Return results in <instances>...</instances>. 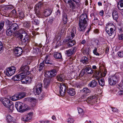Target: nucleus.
Instances as JSON below:
<instances>
[{
    "label": "nucleus",
    "mask_w": 123,
    "mask_h": 123,
    "mask_svg": "<svg viewBox=\"0 0 123 123\" xmlns=\"http://www.w3.org/2000/svg\"><path fill=\"white\" fill-rule=\"evenodd\" d=\"M72 1V0H69V1L67 3L68 4L69 7L72 12H75L76 8L80 6L81 3H80V6L78 7L77 5L76 6L75 3H74V2H73Z\"/></svg>",
    "instance_id": "nucleus-9"
},
{
    "label": "nucleus",
    "mask_w": 123,
    "mask_h": 123,
    "mask_svg": "<svg viewBox=\"0 0 123 123\" xmlns=\"http://www.w3.org/2000/svg\"><path fill=\"white\" fill-rule=\"evenodd\" d=\"M67 92L70 95L73 96L75 93V90L73 88H69L67 90Z\"/></svg>",
    "instance_id": "nucleus-21"
},
{
    "label": "nucleus",
    "mask_w": 123,
    "mask_h": 123,
    "mask_svg": "<svg viewBox=\"0 0 123 123\" xmlns=\"http://www.w3.org/2000/svg\"><path fill=\"white\" fill-rule=\"evenodd\" d=\"M40 9H38V10L35 9V13L36 15L38 16L39 17L41 15V13L39 11Z\"/></svg>",
    "instance_id": "nucleus-53"
},
{
    "label": "nucleus",
    "mask_w": 123,
    "mask_h": 123,
    "mask_svg": "<svg viewBox=\"0 0 123 123\" xmlns=\"http://www.w3.org/2000/svg\"><path fill=\"white\" fill-rule=\"evenodd\" d=\"M25 73H24L23 72L18 74V80H21V81L22 80H24V79H25Z\"/></svg>",
    "instance_id": "nucleus-23"
},
{
    "label": "nucleus",
    "mask_w": 123,
    "mask_h": 123,
    "mask_svg": "<svg viewBox=\"0 0 123 123\" xmlns=\"http://www.w3.org/2000/svg\"><path fill=\"white\" fill-rule=\"evenodd\" d=\"M95 97L94 96H91L88 98H86V99L84 100V101H86L88 103L89 102H90L91 101L92 102L93 99H94L95 98Z\"/></svg>",
    "instance_id": "nucleus-33"
},
{
    "label": "nucleus",
    "mask_w": 123,
    "mask_h": 123,
    "mask_svg": "<svg viewBox=\"0 0 123 123\" xmlns=\"http://www.w3.org/2000/svg\"><path fill=\"white\" fill-rule=\"evenodd\" d=\"M74 121V119L71 118H69L67 120V122L69 123H73Z\"/></svg>",
    "instance_id": "nucleus-52"
},
{
    "label": "nucleus",
    "mask_w": 123,
    "mask_h": 123,
    "mask_svg": "<svg viewBox=\"0 0 123 123\" xmlns=\"http://www.w3.org/2000/svg\"><path fill=\"white\" fill-rule=\"evenodd\" d=\"M90 52L89 48H87L85 49L83 51V53H85L87 55L89 54Z\"/></svg>",
    "instance_id": "nucleus-49"
},
{
    "label": "nucleus",
    "mask_w": 123,
    "mask_h": 123,
    "mask_svg": "<svg viewBox=\"0 0 123 123\" xmlns=\"http://www.w3.org/2000/svg\"><path fill=\"white\" fill-rule=\"evenodd\" d=\"M63 25L62 27L63 28L64 27V29H66L69 26V25L68 24L66 25L67 21V17L66 14H63Z\"/></svg>",
    "instance_id": "nucleus-15"
},
{
    "label": "nucleus",
    "mask_w": 123,
    "mask_h": 123,
    "mask_svg": "<svg viewBox=\"0 0 123 123\" xmlns=\"http://www.w3.org/2000/svg\"><path fill=\"white\" fill-rule=\"evenodd\" d=\"M29 67L26 65L22 66L20 69V71H22L24 73H25L29 71Z\"/></svg>",
    "instance_id": "nucleus-17"
},
{
    "label": "nucleus",
    "mask_w": 123,
    "mask_h": 123,
    "mask_svg": "<svg viewBox=\"0 0 123 123\" xmlns=\"http://www.w3.org/2000/svg\"><path fill=\"white\" fill-rule=\"evenodd\" d=\"M5 23L6 25L8 26L7 27H9L10 26L11 24V22L7 19H6L5 21Z\"/></svg>",
    "instance_id": "nucleus-50"
},
{
    "label": "nucleus",
    "mask_w": 123,
    "mask_h": 123,
    "mask_svg": "<svg viewBox=\"0 0 123 123\" xmlns=\"http://www.w3.org/2000/svg\"><path fill=\"white\" fill-rule=\"evenodd\" d=\"M84 71H85L88 74H92L93 73L92 69L89 67H86L84 68Z\"/></svg>",
    "instance_id": "nucleus-26"
},
{
    "label": "nucleus",
    "mask_w": 123,
    "mask_h": 123,
    "mask_svg": "<svg viewBox=\"0 0 123 123\" xmlns=\"http://www.w3.org/2000/svg\"><path fill=\"white\" fill-rule=\"evenodd\" d=\"M0 100L4 106L6 107L8 106V105L12 102L9 99L5 98H2Z\"/></svg>",
    "instance_id": "nucleus-13"
},
{
    "label": "nucleus",
    "mask_w": 123,
    "mask_h": 123,
    "mask_svg": "<svg viewBox=\"0 0 123 123\" xmlns=\"http://www.w3.org/2000/svg\"><path fill=\"white\" fill-rule=\"evenodd\" d=\"M112 109V111L114 112H118V110L115 108L111 107Z\"/></svg>",
    "instance_id": "nucleus-57"
},
{
    "label": "nucleus",
    "mask_w": 123,
    "mask_h": 123,
    "mask_svg": "<svg viewBox=\"0 0 123 123\" xmlns=\"http://www.w3.org/2000/svg\"><path fill=\"white\" fill-rule=\"evenodd\" d=\"M8 106L7 107L9 108L10 110L11 111H12L14 110V105L13 104L12 102V101L11 102V103H10V104H9V105H8Z\"/></svg>",
    "instance_id": "nucleus-38"
},
{
    "label": "nucleus",
    "mask_w": 123,
    "mask_h": 123,
    "mask_svg": "<svg viewBox=\"0 0 123 123\" xmlns=\"http://www.w3.org/2000/svg\"><path fill=\"white\" fill-rule=\"evenodd\" d=\"M98 81L100 85L102 86L104 85L105 83L103 79H100L98 80Z\"/></svg>",
    "instance_id": "nucleus-44"
},
{
    "label": "nucleus",
    "mask_w": 123,
    "mask_h": 123,
    "mask_svg": "<svg viewBox=\"0 0 123 123\" xmlns=\"http://www.w3.org/2000/svg\"><path fill=\"white\" fill-rule=\"evenodd\" d=\"M39 49L37 48H33V53H34V54L36 55L37 54V53L39 51Z\"/></svg>",
    "instance_id": "nucleus-45"
},
{
    "label": "nucleus",
    "mask_w": 123,
    "mask_h": 123,
    "mask_svg": "<svg viewBox=\"0 0 123 123\" xmlns=\"http://www.w3.org/2000/svg\"><path fill=\"white\" fill-rule=\"evenodd\" d=\"M63 75V74H61L57 75L56 78L59 81L62 82L63 81L64 79Z\"/></svg>",
    "instance_id": "nucleus-32"
},
{
    "label": "nucleus",
    "mask_w": 123,
    "mask_h": 123,
    "mask_svg": "<svg viewBox=\"0 0 123 123\" xmlns=\"http://www.w3.org/2000/svg\"><path fill=\"white\" fill-rule=\"evenodd\" d=\"M119 39L120 40L123 39V34H122L119 35Z\"/></svg>",
    "instance_id": "nucleus-64"
},
{
    "label": "nucleus",
    "mask_w": 123,
    "mask_h": 123,
    "mask_svg": "<svg viewBox=\"0 0 123 123\" xmlns=\"http://www.w3.org/2000/svg\"><path fill=\"white\" fill-rule=\"evenodd\" d=\"M19 18L20 19H22L24 18V14L22 12H20L19 13Z\"/></svg>",
    "instance_id": "nucleus-48"
},
{
    "label": "nucleus",
    "mask_w": 123,
    "mask_h": 123,
    "mask_svg": "<svg viewBox=\"0 0 123 123\" xmlns=\"http://www.w3.org/2000/svg\"><path fill=\"white\" fill-rule=\"evenodd\" d=\"M15 107L17 111L20 112L27 110L28 106L26 105H24L21 102H18L15 104Z\"/></svg>",
    "instance_id": "nucleus-4"
},
{
    "label": "nucleus",
    "mask_w": 123,
    "mask_h": 123,
    "mask_svg": "<svg viewBox=\"0 0 123 123\" xmlns=\"http://www.w3.org/2000/svg\"><path fill=\"white\" fill-rule=\"evenodd\" d=\"M53 78L51 77H49L44 78V87L47 88L49 86L50 83L52 82Z\"/></svg>",
    "instance_id": "nucleus-10"
},
{
    "label": "nucleus",
    "mask_w": 123,
    "mask_h": 123,
    "mask_svg": "<svg viewBox=\"0 0 123 123\" xmlns=\"http://www.w3.org/2000/svg\"><path fill=\"white\" fill-rule=\"evenodd\" d=\"M30 23L29 22H26L24 24V26L27 28H28L30 26Z\"/></svg>",
    "instance_id": "nucleus-56"
},
{
    "label": "nucleus",
    "mask_w": 123,
    "mask_h": 123,
    "mask_svg": "<svg viewBox=\"0 0 123 123\" xmlns=\"http://www.w3.org/2000/svg\"><path fill=\"white\" fill-rule=\"evenodd\" d=\"M18 75L15 76L13 78V79L15 81H16L18 80H18Z\"/></svg>",
    "instance_id": "nucleus-61"
},
{
    "label": "nucleus",
    "mask_w": 123,
    "mask_h": 123,
    "mask_svg": "<svg viewBox=\"0 0 123 123\" xmlns=\"http://www.w3.org/2000/svg\"><path fill=\"white\" fill-rule=\"evenodd\" d=\"M16 71L15 68L14 67H12L6 69V74L8 76H10L12 75Z\"/></svg>",
    "instance_id": "nucleus-8"
},
{
    "label": "nucleus",
    "mask_w": 123,
    "mask_h": 123,
    "mask_svg": "<svg viewBox=\"0 0 123 123\" xmlns=\"http://www.w3.org/2000/svg\"><path fill=\"white\" fill-rule=\"evenodd\" d=\"M52 11L49 9H45L43 12V15L46 17L49 16L51 14Z\"/></svg>",
    "instance_id": "nucleus-20"
},
{
    "label": "nucleus",
    "mask_w": 123,
    "mask_h": 123,
    "mask_svg": "<svg viewBox=\"0 0 123 123\" xmlns=\"http://www.w3.org/2000/svg\"><path fill=\"white\" fill-rule=\"evenodd\" d=\"M14 32L17 31L19 29V27L18 25L16 23H13L9 27Z\"/></svg>",
    "instance_id": "nucleus-16"
},
{
    "label": "nucleus",
    "mask_w": 123,
    "mask_h": 123,
    "mask_svg": "<svg viewBox=\"0 0 123 123\" xmlns=\"http://www.w3.org/2000/svg\"><path fill=\"white\" fill-rule=\"evenodd\" d=\"M4 25V22L3 21H1L0 23V36H1V31L2 30Z\"/></svg>",
    "instance_id": "nucleus-42"
},
{
    "label": "nucleus",
    "mask_w": 123,
    "mask_h": 123,
    "mask_svg": "<svg viewBox=\"0 0 123 123\" xmlns=\"http://www.w3.org/2000/svg\"><path fill=\"white\" fill-rule=\"evenodd\" d=\"M44 61L41 63L39 65V67L38 68V70L40 72L42 70H43V68L44 65Z\"/></svg>",
    "instance_id": "nucleus-35"
},
{
    "label": "nucleus",
    "mask_w": 123,
    "mask_h": 123,
    "mask_svg": "<svg viewBox=\"0 0 123 123\" xmlns=\"http://www.w3.org/2000/svg\"><path fill=\"white\" fill-rule=\"evenodd\" d=\"M60 11L58 10H57V12H56V15L57 17H59L61 15V12Z\"/></svg>",
    "instance_id": "nucleus-59"
},
{
    "label": "nucleus",
    "mask_w": 123,
    "mask_h": 123,
    "mask_svg": "<svg viewBox=\"0 0 123 123\" xmlns=\"http://www.w3.org/2000/svg\"><path fill=\"white\" fill-rule=\"evenodd\" d=\"M14 31L9 27H7L6 31V34L8 36H11L14 33Z\"/></svg>",
    "instance_id": "nucleus-19"
},
{
    "label": "nucleus",
    "mask_w": 123,
    "mask_h": 123,
    "mask_svg": "<svg viewBox=\"0 0 123 123\" xmlns=\"http://www.w3.org/2000/svg\"><path fill=\"white\" fill-rule=\"evenodd\" d=\"M114 25L112 23H110L107 25L105 26V29L106 31L109 36H111L114 33L115 30Z\"/></svg>",
    "instance_id": "nucleus-5"
},
{
    "label": "nucleus",
    "mask_w": 123,
    "mask_h": 123,
    "mask_svg": "<svg viewBox=\"0 0 123 123\" xmlns=\"http://www.w3.org/2000/svg\"><path fill=\"white\" fill-rule=\"evenodd\" d=\"M112 15L114 19L117 20L119 17L117 12L115 10H114L112 12Z\"/></svg>",
    "instance_id": "nucleus-22"
},
{
    "label": "nucleus",
    "mask_w": 123,
    "mask_h": 123,
    "mask_svg": "<svg viewBox=\"0 0 123 123\" xmlns=\"http://www.w3.org/2000/svg\"><path fill=\"white\" fill-rule=\"evenodd\" d=\"M81 92H83L85 93H89L90 92L89 89L87 87H85L82 90H80Z\"/></svg>",
    "instance_id": "nucleus-34"
},
{
    "label": "nucleus",
    "mask_w": 123,
    "mask_h": 123,
    "mask_svg": "<svg viewBox=\"0 0 123 123\" xmlns=\"http://www.w3.org/2000/svg\"><path fill=\"white\" fill-rule=\"evenodd\" d=\"M88 58L86 56L83 57L80 60V62L83 63H86L88 62Z\"/></svg>",
    "instance_id": "nucleus-36"
},
{
    "label": "nucleus",
    "mask_w": 123,
    "mask_h": 123,
    "mask_svg": "<svg viewBox=\"0 0 123 123\" xmlns=\"http://www.w3.org/2000/svg\"><path fill=\"white\" fill-rule=\"evenodd\" d=\"M33 22L34 24L36 25H38L40 23V21L37 18H35L33 19Z\"/></svg>",
    "instance_id": "nucleus-40"
},
{
    "label": "nucleus",
    "mask_w": 123,
    "mask_h": 123,
    "mask_svg": "<svg viewBox=\"0 0 123 123\" xmlns=\"http://www.w3.org/2000/svg\"><path fill=\"white\" fill-rule=\"evenodd\" d=\"M32 113H30L27 115L23 116L22 117V120L25 122H27L32 119Z\"/></svg>",
    "instance_id": "nucleus-12"
},
{
    "label": "nucleus",
    "mask_w": 123,
    "mask_h": 123,
    "mask_svg": "<svg viewBox=\"0 0 123 123\" xmlns=\"http://www.w3.org/2000/svg\"><path fill=\"white\" fill-rule=\"evenodd\" d=\"M6 118L7 121L9 123L13 122V117L11 115H8L6 117Z\"/></svg>",
    "instance_id": "nucleus-39"
},
{
    "label": "nucleus",
    "mask_w": 123,
    "mask_h": 123,
    "mask_svg": "<svg viewBox=\"0 0 123 123\" xmlns=\"http://www.w3.org/2000/svg\"><path fill=\"white\" fill-rule=\"evenodd\" d=\"M118 79L116 75L111 76L108 79L109 83L111 86L115 85L118 81Z\"/></svg>",
    "instance_id": "nucleus-6"
},
{
    "label": "nucleus",
    "mask_w": 123,
    "mask_h": 123,
    "mask_svg": "<svg viewBox=\"0 0 123 123\" xmlns=\"http://www.w3.org/2000/svg\"><path fill=\"white\" fill-rule=\"evenodd\" d=\"M75 43V42L74 40H71L69 41L67 43V46H73Z\"/></svg>",
    "instance_id": "nucleus-37"
},
{
    "label": "nucleus",
    "mask_w": 123,
    "mask_h": 123,
    "mask_svg": "<svg viewBox=\"0 0 123 123\" xmlns=\"http://www.w3.org/2000/svg\"><path fill=\"white\" fill-rule=\"evenodd\" d=\"M118 56L120 57H123V52L119 51L118 53Z\"/></svg>",
    "instance_id": "nucleus-55"
},
{
    "label": "nucleus",
    "mask_w": 123,
    "mask_h": 123,
    "mask_svg": "<svg viewBox=\"0 0 123 123\" xmlns=\"http://www.w3.org/2000/svg\"><path fill=\"white\" fill-rule=\"evenodd\" d=\"M22 49L19 47H17L15 48L14 53L15 55L17 57H18L22 53Z\"/></svg>",
    "instance_id": "nucleus-14"
},
{
    "label": "nucleus",
    "mask_w": 123,
    "mask_h": 123,
    "mask_svg": "<svg viewBox=\"0 0 123 123\" xmlns=\"http://www.w3.org/2000/svg\"><path fill=\"white\" fill-rule=\"evenodd\" d=\"M70 36L74 38L76 34V29L75 27H73L72 29V30L70 32Z\"/></svg>",
    "instance_id": "nucleus-29"
},
{
    "label": "nucleus",
    "mask_w": 123,
    "mask_h": 123,
    "mask_svg": "<svg viewBox=\"0 0 123 123\" xmlns=\"http://www.w3.org/2000/svg\"><path fill=\"white\" fill-rule=\"evenodd\" d=\"M88 20V18L86 14H83L81 15L79 20V27L78 28V31L80 32L83 33L85 32Z\"/></svg>",
    "instance_id": "nucleus-1"
},
{
    "label": "nucleus",
    "mask_w": 123,
    "mask_h": 123,
    "mask_svg": "<svg viewBox=\"0 0 123 123\" xmlns=\"http://www.w3.org/2000/svg\"><path fill=\"white\" fill-rule=\"evenodd\" d=\"M58 86L59 87V93L60 95L62 96H64L66 89V86L63 83L59 84Z\"/></svg>",
    "instance_id": "nucleus-7"
},
{
    "label": "nucleus",
    "mask_w": 123,
    "mask_h": 123,
    "mask_svg": "<svg viewBox=\"0 0 123 123\" xmlns=\"http://www.w3.org/2000/svg\"><path fill=\"white\" fill-rule=\"evenodd\" d=\"M118 88L120 90L118 92V95L120 96L123 95V88L119 87Z\"/></svg>",
    "instance_id": "nucleus-43"
},
{
    "label": "nucleus",
    "mask_w": 123,
    "mask_h": 123,
    "mask_svg": "<svg viewBox=\"0 0 123 123\" xmlns=\"http://www.w3.org/2000/svg\"><path fill=\"white\" fill-rule=\"evenodd\" d=\"M117 6L119 10H123V0H121L118 2Z\"/></svg>",
    "instance_id": "nucleus-25"
},
{
    "label": "nucleus",
    "mask_w": 123,
    "mask_h": 123,
    "mask_svg": "<svg viewBox=\"0 0 123 123\" xmlns=\"http://www.w3.org/2000/svg\"><path fill=\"white\" fill-rule=\"evenodd\" d=\"M54 56L55 58L61 59L62 58L61 54V53L56 52L54 53Z\"/></svg>",
    "instance_id": "nucleus-28"
},
{
    "label": "nucleus",
    "mask_w": 123,
    "mask_h": 123,
    "mask_svg": "<svg viewBox=\"0 0 123 123\" xmlns=\"http://www.w3.org/2000/svg\"><path fill=\"white\" fill-rule=\"evenodd\" d=\"M43 2H39L38 4H37L36 5V6L35 9H40L41 8L43 7Z\"/></svg>",
    "instance_id": "nucleus-31"
},
{
    "label": "nucleus",
    "mask_w": 123,
    "mask_h": 123,
    "mask_svg": "<svg viewBox=\"0 0 123 123\" xmlns=\"http://www.w3.org/2000/svg\"><path fill=\"white\" fill-rule=\"evenodd\" d=\"M118 86L123 88V80L118 85Z\"/></svg>",
    "instance_id": "nucleus-58"
},
{
    "label": "nucleus",
    "mask_w": 123,
    "mask_h": 123,
    "mask_svg": "<svg viewBox=\"0 0 123 123\" xmlns=\"http://www.w3.org/2000/svg\"><path fill=\"white\" fill-rule=\"evenodd\" d=\"M18 94L20 99L24 97L25 96V93L24 92L19 93H18Z\"/></svg>",
    "instance_id": "nucleus-41"
},
{
    "label": "nucleus",
    "mask_w": 123,
    "mask_h": 123,
    "mask_svg": "<svg viewBox=\"0 0 123 123\" xmlns=\"http://www.w3.org/2000/svg\"><path fill=\"white\" fill-rule=\"evenodd\" d=\"M85 74V71H82L79 74V76H82Z\"/></svg>",
    "instance_id": "nucleus-62"
},
{
    "label": "nucleus",
    "mask_w": 123,
    "mask_h": 123,
    "mask_svg": "<svg viewBox=\"0 0 123 123\" xmlns=\"http://www.w3.org/2000/svg\"><path fill=\"white\" fill-rule=\"evenodd\" d=\"M8 8L5 5H2L1 6V9L3 11L7 10Z\"/></svg>",
    "instance_id": "nucleus-51"
},
{
    "label": "nucleus",
    "mask_w": 123,
    "mask_h": 123,
    "mask_svg": "<svg viewBox=\"0 0 123 123\" xmlns=\"http://www.w3.org/2000/svg\"><path fill=\"white\" fill-rule=\"evenodd\" d=\"M43 87L42 84L39 83L36 85L33 88V92L35 95H37L40 99H43L45 96L44 94H41Z\"/></svg>",
    "instance_id": "nucleus-2"
},
{
    "label": "nucleus",
    "mask_w": 123,
    "mask_h": 123,
    "mask_svg": "<svg viewBox=\"0 0 123 123\" xmlns=\"http://www.w3.org/2000/svg\"><path fill=\"white\" fill-rule=\"evenodd\" d=\"M10 99L13 101H15L20 99L18 94H15L12 97H11Z\"/></svg>",
    "instance_id": "nucleus-30"
},
{
    "label": "nucleus",
    "mask_w": 123,
    "mask_h": 123,
    "mask_svg": "<svg viewBox=\"0 0 123 123\" xmlns=\"http://www.w3.org/2000/svg\"><path fill=\"white\" fill-rule=\"evenodd\" d=\"M43 61H44V63L46 64H51V60L48 58V56L46 55L45 58V60Z\"/></svg>",
    "instance_id": "nucleus-27"
},
{
    "label": "nucleus",
    "mask_w": 123,
    "mask_h": 123,
    "mask_svg": "<svg viewBox=\"0 0 123 123\" xmlns=\"http://www.w3.org/2000/svg\"><path fill=\"white\" fill-rule=\"evenodd\" d=\"M12 14L13 15H15L16 14V11L15 10H12L11 12Z\"/></svg>",
    "instance_id": "nucleus-63"
},
{
    "label": "nucleus",
    "mask_w": 123,
    "mask_h": 123,
    "mask_svg": "<svg viewBox=\"0 0 123 123\" xmlns=\"http://www.w3.org/2000/svg\"><path fill=\"white\" fill-rule=\"evenodd\" d=\"M97 48H95L94 50L93 51V53L94 55H99V53L97 52Z\"/></svg>",
    "instance_id": "nucleus-54"
},
{
    "label": "nucleus",
    "mask_w": 123,
    "mask_h": 123,
    "mask_svg": "<svg viewBox=\"0 0 123 123\" xmlns=\"http://www.w3.org/2000/svg\"><path fill=\"white\" fill-rule=\"evenodd\" d=\"M73 38L72 37L70 36V35L69 36L67 37L64 40V42H67L69 40L72 39Z\"/></svg>",
    "instance_id": "nucleus-47"
},
{
    "label": "nucleus",
    "mask_w": 123,
    "mask_h": 123,
    "mask_svg": "<svg viewBox=\"0 0 123 123\" xmlns=\"http://www.w3.org/2000/svg\"><path fill=\"white\" fill-rule=\"evenodd\" d=\"M76 48L75 47L72 48L66 51L65 54L68 56H70L74 54L75 52Z\"/></svg>",
    "instance_id": "nucleus-11"
},
{
    "label": "nucleus",
    "mask_w": 123,
    "mask_h": 123,
    "mask_svg": "<svg viewBox=\"0 0 123 123\" xmlns=\"http://www.w3.org/2000/svg\"><path fill=\"white\" fill-rule=\"evenodd\" d=\"M97 83L96 81L95 80L92 81L88 84V86H89L91 87H95L97 85Z\"/></svg>",
    "instance_id": "nucleus-24"
},
{
    "label": "nucleus",
    "mask_w": 123,
    "mask_h": 123,
    "mask_svg": "<svg viewBox=\"0 0 123 123\" xmlns=\"http://www.w3.org/2000/svg\"><path fill=\"white\" fill-rule=\"evenodd\" d=\"M19 33L18 36L19 39H21L22 42H28L30 39L29 36L25 32V31L21 30L19 31Z\"/></svg>",
    "instance_id": "nucleus-3"
},
{
    "label": "nucleus",
    "mask_w": 123,
    "mask_h": 123,
    "mask_svg": "<svg viewBox=\"0 0 123 123\" xmlns=\"http://www.w3.org/2000/svg\"><path fill=\"white\" fill-rule=\"evenodd\" d=\"M58 71V70L57 69H54L51 70L49 72V74L51 76L50 77L55 76Z\"/></svg>",
    "instance_id": "nucleus-18"
},
{
    "label": "nucleus",
    "mask_w": 123,
    "mask_h": 123,
    "mask_svg": "<svg viewBox=\"0 0 123 123\" xmlns=\"http://www.w3.org/2000/svg\"><path fill=\"white\" fill-rule=\"evenodd\" d=\"M78 110L79 113H82L83 112V110L80 108H78Z\"/></svg>",
    "instance_id": "nucleus-60"
},
{
    "label": "nucleus",
    "mask_w": 123,
    "mask_h": 123,
    "mask_svg": "<svg viewBox=\"0 0 123 123\" xmlns=\"http://www.w3.org/2000/svg\"><path fill=\"white\" fill-rule=\"evenodd\" d=\"M31 80L30 79H26L25 80V81H24V80H22V82L23 84H27L28 83H30L31 82Z\"/></svg>",
    "instance_id": "nucleus-46"
}]
</instances>
